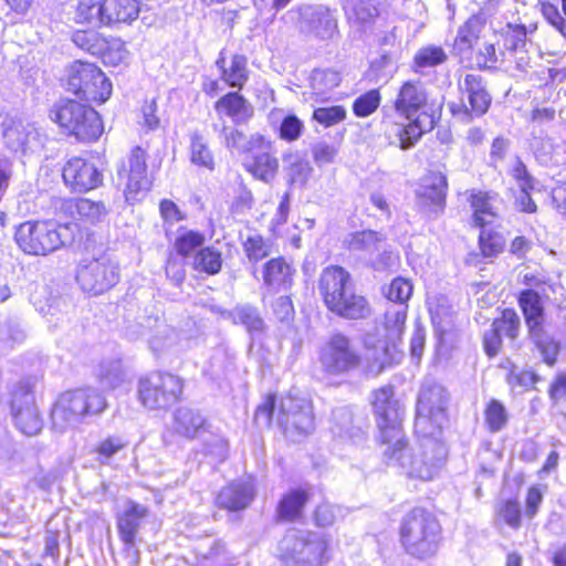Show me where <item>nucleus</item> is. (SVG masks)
<instances>
[{
    "mask_svg": "<svg viewBox=\"0 0 566 566\" xmlns=\"http://www.w3.org/2000/svg\"><path fill=\"white\" fill-rule=\"evenodd\" d=\"M78 231L77 223H57L53 220L25 221L14 234L18 247L27 254L48 255L72 244Z\"/></svg>",
    "mask_w": 566,
    "mask_h": 566,
    "instance_id": "obj_3",
    "label": "nucleus"
},
{
    "mask_svg": "<svg viewBox=\"0 0 566 566\" xmlns=\"http://www.w3.org/2000/svg\"><path fill=\"white\" fill-rule=\"evenodd\" d=\"M407 125H396L395 134L401 149H409L416 145L424 132L434 127V114L423 112V115H416Z\"/></svg>",
    "mask_w": 566,
    "mask_h": 566,
    "instance_id": "obj_28",
    "label": "nucleus"
},
{
    "mask_svg": "<svg viewBox=\"0 0 566 566\" xmlns=\"http://www.w3.org/2000/svg\"><path fill=\"white\" fill-rule=\"evenodd\" d=\"M138 399L150 410L166 409L174 405L182 392L181 380L167 373H151L138 381Z\"/></svg>",
    "mask_w": 566,
    "mask_h": 566,
    "instance_id": "obj_11",
    "label": "nucleus"
},
{
    "mask_svg": "<svg viewBox=\"0 0 566 566\" xmlns=\"http://www.w3.org/2000/svg\"><path fill=\"white\" fill-rule=\"evenodd\" d=\"M470 202L473 209V220L478 227L484 228L496 220L501 203L496 193L473 191L470 196Z\"/></svg>",
    "mask_w": 566,
    "mask_h": 566,
    "instance_id": "obj_29",
    "label": "nucleus"
},
{
    "mask_svg": "<svg viewBox=\"0 0 566 566\" xmlns=\"http://www.w3.org/2000/svg\"><path fill=\"white\" fill-rule=\"evenodd\" d=\"M102 174L83 158H71L63 168V179L74 191H88L102 184Z\"/></svg>",
    "mask_w": 566,
    "mask_h": 566,
    "instance_id": "obj_22",
    "label": "nucleus"
},
{
    "mask_svg": "<svg viewBox=\"0 0 566 566\" xmlns=\"http://www.w3.org/2000/svg\"><path fill=\"white\" fill-rule=\"evenodd\" d=\"M244 251L250 261L258 262L269 255L270 248L262 237L253 235L244 242Z\"/></svg>",
    "mask_w": 566,
    "mask_h": 566,
    "instance_id": "obj_59",
    "label": "nucleus"
},
{
    "mask_svg": "<svg viewBox=\"0 0 566 566\" xmlns=\"http://www.w3.org/2000/svg\"><path fill=\"white\" fill-rule=\"evenodd\" d=\"M67 91L86 101L106 102L112 94V83L93 63L75 61L67 69Z\"/></svg>",
    "mask_w": 566,
    "mask_h": 566,
    "instance_id": "obj_10",
    "label": "nucleus"
},
{
    "mask_svg": "<svg viewBox=\"0 0 566 566\" xmlns=\"http://www.w3.org/2000/svg\"><path fill=\"white\" fill-rule=\"evenodd\" d=\"M179 339L178 333L166 325L163 329L149 340L150 348L154 352H161L172 347Z\"/></svg>",
    "mask_w": 566,
    "mask_h": 566,
    "instance_id": "obj_58",
    "label": "nucleus"
},
{
    "mask_svg": "<svg viewBox=\"0 0 566 566\" xmlns=\"http://www.w3.org/2000/svg\"><path fill=\"white\" fill-rule=\"evenodd\" d=\"M502 335L514 339L520 328V317L514 310L506 308L502 313V317L493 322Z\"/></svg>",
    "mask_w": 566,
    "mask_h": 566,
    "instance_id": "obj_56",
    "label": "nucleus"
},
{
    "mask_svg": "<svg viewBox=\"0 0 566 566\" xmlns=\"http://www.w3.org/2000/svg\"><path fill=\"white\" fill-rule=\"evenodd\" d=\"M216 111L231 117L234 123H243L253 115V108L248 101L237 92L228 93L219 98Z\"/></svg>",
    "mask_w": 566,
    "mask_h": 566,
    "instance_id": "obj_33",
    "label": "nucleus"
},
{
    "mask_svg": "<svg viewBox=\"0 0 566 566\" xmlns=\"http://www.w3.org/2000/svg\"><path fill=\"white\" fill-rule=\"evenodd\" d=\"M298 28L304 34L329 39L336 30V21L327 8L307 4L300 8Z\"/></svg>",
    "mask_w": 566,
    "mask_h": 566,
    "instance_id": "obj_21",
    "label": "nucleus"
},
{
    "mask_svg": "<svg viewBox=\"0 0 566 566\" xmlns=\"http://www.w3.org/2000/svg\"><path fill=\"white\" fill-rule=\"evenodd\" d=\"M331 432L335 438L350 440L359 438L363 434L361 430L354 426L353 413L347 407L333 410L331 417Z\"/></svg>",
    "mask_w": 566,
    "mask_h": 566,
    "instance_id": "obj_39",
    "label": "nucleus"
},
{
    "mask_svg": "<svg viewBox=\"0 0 566 566\" xmlns=\"http://www.w3.org/2000/svg\"><path fill=\"white\" fill-rule=\"evenodd\" d=\"M106 27L117 23L130 24L140 12L137 0H106Z\"/></svg>",
    "mask_w": 566,
    "mask_h": 566,
    "instance_id": "obj_37",
    "label": "nucleus"
},
{
    "mask_svg": "<svg viewBox=\"0 0 566 566\" xmlns=\"http://www.w3.org/2000/svg\"><path fill=\"white\" fill-rule=\"evenodd\" d=\"M230 315L235 324L243 325L250 334L261 333L264 328V322L258 310L250 305H239Z\"/></svg>",
    "mask_w": 566,
    "mask_h": 566,
    "instance_id": "obj_47",
    "label": "nucleus"
},
{
    "mask_svg": "<svg viewBox=\"0 0 566 566\" xmlns=\"http://www.w3.org/2000/svg\"><path fill=\"white\" fill-rule=\"evenodd\" d=\"M506 240L503 234L493 228H481L479 248L484 258L491 259L503 252Z\"/></svg>",
    "mask_w": 566,
    "mask_h": 566,
    "instance_id": "obj_44",
    "label": "nucleus"
},
{
    "mask_svg": "<svg viewBox=\"0 0 566 566\" xmlns=\"http://www.w3.org/2000/svg\"><path fill=\"white\" fill-rule=\"evenodd\" d=\"M146 513L147 510L145 506L129 502L118 518L119 536L125 545L124 552L129 564L133 566H136L139 560V553L136 548V535Z\"/></svg>",
    "mask_w": 566,
    "mask_h": 566,
    "instance_id": "obj_20",
    "label": "nucleus"
},
{
    "mask_svg": "<svg viewBox=\"0 0 566 566\" xmlns=\"http://www.w3.org/2000/svg\"><path fill=\"white\" fill-rule=\"evenodd\" d=\"M394 106L396 112L407 119L423 115V112L434 114V104L430 102L423 83L418 80L406 81L400 86Z\"/></svg>",
    "mask_w": 566,
    "mask_h": 566,
    "instance_id": "obj_19",
    "label": "nucleus"
},
{
    "mask_svg": "<svg viewBox=\"0 0 566 566\" xmlns=\"http://www.w3.org/2000/svg\"><path fill=\"white\" fill-rule=\"evenodd\" d=\"M319 292L329 311L349 319L365 318L370 313L366 298L354 292L350 275L340 266L324 269Z\"/></svg>",
    "mask_w": 566,
    "mask_h": 566,
    "instance_id": "obj_2",
    "label": "nucleus"
},
{
    "mask_svg": "<svg viewBox=\"0 0 566 566\" xmlns=\"http://www.w3.org/2000/svg\"><path fill=\"white\" fill-rule=\"evenodd\" d=\"M380 99L379 91L370 90L354 101L353 112L357 117H367L378 108Z\"/></svg>",
    "mask_w": 566,
    "mask_h": 566,
    "instance_id": "obj_52",
    "label": "nucleus"
},
{
    "mask_svg": "<svg viewBox=\"0 0 566 566\" xmlns=\"http://www.w3.org/2000/svg\"><path fill=\"white\" fill-rule=\"evenodd\" d=\"M275 410V396L268 395L255 410L254 419L259 426L269 427Z\"/></svg>",
    "mask_w": 566,
    "mask_h": 566,
    "instance_id": "obj_61",
    "label": "nucleus"
},
{
    "mask_svg": "<svg viewBox=\"0 0 566 566\" xmlns=\"http://www.w3.org/2000/svg\"><path fill=\"white\" fill-rule=\"evenodd\" d=\"M81 289L90 294H102L119 281L118 265L106 254L83 260L76 271Z\"/></svg>",
    "mask_w": 566,
    "mask_h": 566,
    "instance_id": "obj_14",
    "label": "nucleus"
},
{
    "mask_svg": "<svg viewBox=\"0 0 566 566\" xmlns=\"http://www.w3.org/2000/svg\"><path fill=\"white\" fill-rule=\"evenodd\" d=\"M174 430L188 439L201 438L207 433L203 416L191 408L180 407L174 413Z\"/></svg>",
    "mask_w": 566,
    "mask_h": 566,
    "instance_id": "obj_30",
    "label": "nucleus"
},
{
    "mask_svg": "<svg viewBox=\"0 0 566 566\" xmlns=\"http://www.w3.org/2000/svg\"><path fill=\"white\" fill-rule=\"evenodd\" d=\"M200 439L205 444V452L213 455L217 459H224L228 452L227 440L217 433L209 432L203 434Z\"/></svg>",
    "mask_w": 566,
    "mask_h": 566,
    "instance_id": "obj_57",
    "label": "nucleus"
},
{
    "mask_svg": "<svg viewBox=\"0 0 566 566\" xmlns=\"http://www.w3.org/2000/svg\"><path fill=\"white\" fill-rule=\"evenodd\" d=\"M412 294V284L403 277H396L385 291L386 297L394 304H406Z\"/></svg>",
    "mask_w": 566,
    "mask_h": 566,
    "instance_id": "obj_53",
    "label": "nucleus"
},
{
    "mask_svg": "<svg viewBox=\"0 0 566 566\" xmlns=\"http://www.w3.org/2000/svg\"><path fill=\"white\" fill-rule=\"evenodd\" d=\"M373 407L377 417L381 443L390 444L403 437L401 422L405 416V406L395 397L394 387L386 386L376 390Z\"/></svg>",
    "mask_w": 566,
    "mask_h": 566,
    "instance_id": "obj_13",
    "label": "nucleus"
},
{
    "mask_svg": "<svg viewBox=\"0 0 566 566\" xmlns=\"http://www.w3.org/2000/svg\"><path fill=\"white\" fill-rule=\"evenodd\" d=\"M531 337L534 339L537 347L541 349L545 361L548 365H553L558 354V344L552 339H548V337L544 335L543 329L538 331V335H531Z\"/></svg>",
    "mask_w": 566,
    "mask_h": 566,
    "instance_id": "obj_60",
    "label": "nucleus"
},
{
    "mask_svg": "<svg viewBox=\"0 0 566 566\" xmlns=\"http://www.w3.org/2000/svg\"><path fill=\"white\" fill-rule=\"evenodd\" d=\"M400 539L408 554L417 558H428L439 549L441 526L432 513L417 507L402 520Z\"/></svg>",
    "mask_w": 566,
    "mask_h": 566,
    "instance_id": "obj_4",
    "label": "nucleus"
},
{
    "mask_svg": "<svg viewBox=\"0 0 566 566\" xmlns=\"http://www.w3.org/2000/svg\"><path fill=\"white\" fill-rule=\"evenodd\" d=\"M3 138L7 146L15 153L27 154L41 146L38 128L33 124L22 120H12L6 125Z\"/></svg>",
    "mask_w": 566,
    "mask_h": 566,
    "instance_id": "obj_24",
    "label": "nucleus"
},
{
    "mask_svg": "<svg viewBox=\"0 0 566 566\" xmlns=\"http://www.w3.org/2000/svg\"><path fill=\"white\" fill-rule=\"evenodd\" d=\"M312 154L316 165L324 166L334 161L337 149L334 145L319 142L313 146Z\"/></svg>",
    "mask_w": 566,
    "mask_h": 566,
    "instance_id": "obj_64",
    "label": "nucleus"
},
{
    "mask_svg": "<svg viewBox=\"0 0 566 566\" xmlns=\"http://www.w3.org/2000/svg\"><path fill=\"white\" fill-rule=\"evenodd\" d=\"M329 544L323 533L291 531L280 541L277 557L284 566H321L328 560Z\"/></svg>",
    "mask_w": 566,
    "mask_h": 566,
    "instance_id": "obj_5",
    "label": "nucleus"
},
{
    "mask_svg": "<svg viewBox=\"0 0 566 566\" xmlns=\"http://www.w3.org/2000/svg\"><path fill=\"white\" fill-rule=\"evenodd\" d=\"M459 88L462 94V102L450 104L454 117L463 123H470L474 117H481L488 112L491 105V96L480 75L467 74L459 82Z\"/></svg>",
    "mask_w": 566,
    "mask_h": 566,
    "instance_id": "obj_16",
    "label": "nucleus"
},
{
    "mask_svg": "<svg viewBox=\"0 0 566 566\" xmlns=\"http://www.w3.org/2000/svg\"><path fill=\"white\" fill-rule=\"evenodd\" d=\"M342 77L334 70H314L311 75V88L316 101H325L327 95L340 84Z\"/></svg>",
    "mask_w": 566,
    "mask_h": 566,
    "instance_id": "obj_41",
    "label": "nucleus"
},
{
    "mask_svg": "<svg viewBox=\"0 0 566 566\" xmlns=\"http://www.w3.org/2000/svg\"><path fill=\"white\" fill-rule=\"evenodd\" d=\"M293 269L283 259L268 261L263 269L264 285L272 292L287 291L292 285Z\"/></svg>",
    "mask_w": 566,
    "mask_h": 566,
    "instance_id": "obj_31",
    "label": "nucleus"
},
{
    "mask_svg": "<svg viewBox=\"0 0 566 566\" xmlns=\"http://www.w3.org/2000/svg\"><path fill=\"white\" fill-rule=\"evenodd\" d=\"M146 161V150L136 146L118 167L117 176L124 184L125 199L129 203L142 200L151 188L153 179L148 174Z\"/></svg>",
    "mask_w": 566,
    "mask_h": 566,
    "instance_id": "obj_12",
    "label": "nucleus"
},
{
    "mask_svg": "<svg viewBox=\"0 0 566 566\" xmlns=\"http://www.w3.org/2000/svg\"><path fill=\"white\" fill-rule=\"evenodd\" d=\"M189 138V157L191 164L212 171L214 169V156L203 135L195 130L190 134Z\"/></svg>",
    "mask_w": 566,
    "mask_h": 566,
    "instance_id": "obj_40",
    "label": "nucleus"
},
{
    "mask_svg": "<svg viewBox=\"0 0 566 566\" xmlns=\"http://www.w3.org/2000/svg\"><path fill=\"white\" fill-rule=\"evenodd\" d=\"M50 116L67 134L75 136L81 142H94L103 132L97 112L75 101L56 105Z\"/></svg>",
    "mask_w": 566,
    "mask_h": 566,
    "instance_id": "obj_7",
    "label": "nucleus"
},
{
    "mask_svg": "<svg viewBox=\"0 0 566 566\" xmlns=\"http://www.w3.org/2000/svg\"><path fill=\"white\" fill-rule=\"evenodd\" d=\"M386 238L382 233L373 230H363L349 233L345 240V247L352 252H359L371 256L375 251L380 250Z\"/></svg>",
    "mask_w": 566,
    "mask_h": 566,
    "instance_id": "obj_34",
    "label": "nucleus"
},
{
    "mask_svg": "<svg viewBox=\"0 0 566 566\" xmlns=\"http://www.w3.org/2000/svg\"><path fill=\"white\" fill-rule=\"evenodd\" d=\"M497 516L512 528L521 526V506L516 500H507L496 507Z\"/></svg>",
    "mask_w": 566,
    "mask_h": 566,
    "instance_id": "obj_55",
    "label": "nucleus"
},
{
    "mask_svg": "<svg viewBox=\"0 0 566 566\" xmlns=\"http://www.w3.org/2000/svg\"><path fill=\"white\" fill-rule=\"evenodd\" d=\"M518 304L523 311L525 322L531 335H538V331L543 329L544 307L539 296V292L526 289L520 293Z\"/></svg>",
    "mask_w": 566,
    "mask_h": 566,
    "instance_id": "obj_32",
    "label": "nucleus"
},
{
    "mask_svg": "<svg viewBox=\"0 0 566 566\" xmlns=\"http://www.w3.org/2000/svg\"><path fill=\"white\" fill-rule=\"evenodd\" d=\"M105 407V398L94 389L66 391L53 406L52 424L55 430L63 432L81 423L85 416L102 412Z\"/></svg>",
    "mask_w": 566,
    "mask_h": 566,
    "instance_id": "obj_6",
    "label": "nucleus"
},
{
    "mask_svg": "<svg viewBox=\"0 0 566 566\" xmlns=\"http://www.w3.org/2000/svg\"><path fill=\"white\" fill-rule=\"evenodd\" d=\"M11 415L14 426L23 434L35 436L42 430L43 420L35 405L34 395L25 384H20L12 392Z\"/></svg>",
    "mask_w": 566,
    "mask_h": 566,
    "instance_id": "obj_18",
    "label": "nucleus"
},
{
    "mask_svg": "<svg viewBox=\"0 0 566 566\" xmlns=\"http://www.w3.org/2000/svg\"><path fill=\"white\" fill-rule=\"evenodd\" d=\"M407 304H391L385 313L382 323L384 338L374 335H366L365 346L373 350L371 357L379 364L380 368L388 365L392 358L391 350H395L401 340L407 318Z\"/></svg>",
    "mask_w": 566,
    "mask_h": 566,
    "instance_id": "obj_9",
    "label": "nucleus"
},
{
    "mask_svg": "<svg viewBox=\"0 0 566 566\" xmlns=\"http://www.w3.org/2000/svg\"><path fill=\"white\" fill-rule=\"evenodd\" d=\"M483 29V23L479 17H471L468 21L459 29L458 35L454 41V46L460 52L470 50L479 39V35Z\"/></svg>",
    "mask_w": 566,
    "mask_h": 566,
    "instance_id": "obj_46",
    "label": "nucleus"
},
{
    "mask_svg": "<svg viewBox=\"0 0 566 566\" xmlns=\"http://www.w3.org/2000/svg\"><path fill=\"white\" fill-rule=\"evenodd\" d=\"M259 151L253 155L252 160L247 163V169L256 178L269 182L271 181L279 169V161L272 154V146L269 142V147L265 149H254Z\"/></svg>",
    "mask_w": 566,
    "mask_h": 566,
    "instance_id": "obj_35",
    "label": "nucleus"
},
{
    "mask_svg": "<svg viewBox=\"0 0 566 566\" xmlns=\"http://www.w3.org/2000/svg\"><path fill=\"white\" fill-rule=\"evenodd\" d=\"M512 177L517 181L520 190H533L535 186L534 178L530 175L526 166L520 158H516L511 170Z\"/></svg>",
    "mask_w": 566,
    "mask_h": 566,
    "instance_id": "obj_63",
    "label": "nucleus"
},
{
    "mask_svg": "<svg viewBox=\"0 0 566 566\" xmlns=\"http://www.w3.org/2000/svg\"><path fill=\"white\" fill-rule=\"evenodd\" d=\"M247 59L243 55H234L230 65H226L223 52H220L216 66L221 72V78L231 87L241 88L248 81Z\"/></svg>",
    "mask_w": 566,
    "mask_h": 566,
    "instance_id": "obj_36",
    "label": "nucleus"
},
{
    "mask_svg": "<svg viewBox=\"0 0 566 566\" xmlns=\"http://www.w3.org/2000/svg\"><path fill=\"white\" fill-rule=\"evenodd\" d=\"M276 422L285 436L293 441L307 436L314 429L311 403L305 398L292 395L283 397L280 401Z\"/></svg>",
    "mask_w": 566,
    "mask_h": 566,
    "instance_id": "obj_15",
    "label": "nucleus"
},
{
    "mask_svg": "<svg viewBox=\"0 0 566 566\" xmlns=\"http://www.w3.org/2000/svg\"><path fill=\"white\" fill-rule=\"evenodd\" d=\"M509 415L504 405L491 399L484 410V421L488 429L492 432L501 431L507 423Z\"/></svg>",
    "mask_w": 566,
    "mask_h": 566,
    "instance_id": "obj_49",
    "label": "nucleus"
},
{
    "mask_svg": "<svg viewBox=\"0 0 566 566\" xmlns=\"http://www.w3.org/2000/svg\"><path fill=\"white\" fill-rule=\"evenodd\" d=\"M206 242V238L202 233L193 230H186L178 234L175 241L176 252L185 258H193V254L201 248Z\"/></svg>",
    "mask_w": 566,
    "mask_h": 566,
    "instance_id": "obj_48",
    "label": "nucleus"
},
{
    "mask_svg": "<svg viewBox=\"0 0 566 566\" xmlns=\"http://www.w3.org/2000/svg\"><path fill=\"white\" fill-rule=\"evenodd\" d=\"M98 378L106 389H115L126 380V373L120 360L111 359L103 361L98 369Z\"/></svg>",
    "mask_w": 566,
    "mask_h": 566,
    "instance_id": "obj_45",
    "label": "nucleus"
},
{
    "mask_svg": "<svg viewBox=\"0 0 566 566\" xmlns=\"http://www.w3.org/2000/svg\"><path fill=\"white\" fill-rule=\"evenodd\" d=\"M447 188V177L442 172L430 171L422 177L416 193L421 205L439 211L444 206Z\"/></svg>",
    "mask_w": 566,
    "mask_h": 566,
    "instance_id": "obj_25",
    "label": "nucleus"
},
{
    "mask_svg": "<svg viewBox=\"0 0 566 566\" xmlns=\"http://www.w3.org/2000/svg\"><path fill=\"white\" fill-rule=\"evenodd\" d=\"M197 563L201 566H209L214 563L224 553L223 545L212 538H206L199 542L195 547Z\"/></svg>",
    "mask_w": 566,
    "mask_h": 566,
    "instance_id": "obj_50",
    "label": "nucleus"
},
{
    "mask_svg": "<svg viewBox=\"0 0 566 566\" xmlns=\"http://www.w3.org/2000/svg\"><path fill=\"white\" fill-rule=\"evenodd\" d=\"M213 129L220 133L222 144L231 151L239 154L253 153L254 149H265L269 147V142L260 134L247 136L242 132L224 125L221 128L214 125Z\"/></svg>",
    "mask_w": 566,
    "mask_h": 566,
    "instance_id": "obj_26",
    "label": "nucleus"
},
{
    "mask_svg": "<svg viewBox=\"0 0 566 566\" xmlns=\"http://www.w3.org/2000/svg\"><path fill=\"white\" fill-rule=\"evenodd\" d=\"M447 450L434 437H423V440L409 446L401 437L384 451L388 467L398 469L405 475L419 480L433 479L442 467Z\"/></svg>",
    "mask_w": 566,
    "mask_h": 566,
    "instance_id": "obj_1",
    "label": "nucleus"
},
{
    "mask_svg": "<svg viewBox=\"0 0 566 566\" xmlns=\"http://www.w3.org/2000/svg\"><path fill=\"white\" fill-rule=\"evenodd\" d=\"M106 0H80L76 6L75 21L91 27L106 25Z\"/></svg>",
    "mask_w": 566,
    "mask_h": 566,
    "instance_id": "obj_38",
    "label": "nucleus"
},
{
    "mask_svg": "<svg viewBox=\"0 0 566 566\" xmlns=\"http://www.w3.org/2000/svg\"><path fill=\"white\" fill-rule=\"evenodd\" d=\"M190 264L198 272L214 275L222 268L221 252L213 247H203L193 254Z\"/></svg>",
    "mask_w": 566,
    "mask_h": 566,
    "instance_id": "obj_42",
    "label": "nucleus"
},
{
    "mask_svg": "<svg viewBox=\"0 0 566 566\" xmlns=\"http://www.w3.org/2000/svg\"><path fill=\"white\" fill-rule=\"evenodd\" d=\"M308 500L303 490H292L285 494L279 503L277 515L284 521H294L301 516L302 510Z\"/></svg>",
    "mask_w": 566,
    "mask_h": 566,
    "instance_id": "obj_43",
    "label": "nucleus"
},
{
    "mask_svg": "<svg viewBox=\"0 0 566 566\" xmlns=\"http://www.w3.org/2000/svg\"><path fill=\"white\" fill-rule=\"evenodd\" d=\"M319 363L327 375L339 376L359 365V355L343 334H334L322 346Z\"/></svg>",
    "mask_w": 566,
    "mask_h": 566,
    "instance_id": "obj_17",
    "label": "nucleus"
},
{
    "mask_svg": "<svg viewBox=\"0 0 566 566\" xmlns=\"http://www.w3.org/2000/svg\"><path fill=\"white\" fill-rule=\"evenodd\" d=\"M447 60V54L440 46L428 45L421 48L415 55V65L419 69L432 67L442 64Z\"/></svg>",
    "mask_w": 566,
    "mask_h": 566,
    "instance_id": "obj_51",
    "label": "nucleus"
},
{
    "mask_svg": "<svg viewBox=\"0 0 566 566\" xmlns=\"http://www.w3.org/2000/svg\"><path fill=\"white\" fill-rule=\"evenodd\" d=\"M61 208L73 218L86 224L103 222L107 216V210L103 202L92 201L86 198L63 200Z\"/></svg>",
    "mask_w": 566,
    "mask_h": 566,
    "instance_id": "obj_27",
    "label": "nucleus"
},
{
    "mask_svg": "<svg viewBox=\"0 0 566 566\" xmlns=\"http://www.w3.org/2000/svg\"><path fill=\"white\" fill-rule=\"evenodd\" d=\"M448 395L433 382H424L418 395L415 429L422 437H434L447 421Z\"/></svg>",
    "mask_w": 566,
    "mask_h": 566,
    "instance_id": "obj_8",
    "label": "nucleus"
},
{
    "mask_svg": "<svg viewBox=\"0 0 566 566\" xmlns=\"http://www.w3.org/2000/svg\"><path fill=\"white\" fill-rule=\"evenodd\" d=\"M346 109L340 105L317 107L313 112V118L324 127L334 126L346 118Z\"/></svg>",
    "mask_w": 566,
    "mask_h": 566,
    "instance_id": "obj_54",
    "label": "nucleus"
},
{
    "mask_svg": "<svg viewBox=\"0 0 566 566\" xmlns=\"http://www.w3.org/2000/svg\"><path fill=\"white\" fill-rule=\"evenodd\" d=\"M542 13L545 20L566 39V20L562 17L556 6L542 2Z\"/></svg>",
    "mask_w": 566,
    "mask_h": 566,
    "instance_id": "obj_62",
    "label": "nucleus"
},
{
    "mask_svg": "<svg viewBox=\"0 0 566 566\" xmlns=\"http://www.w3.org/2000/svg\"><path fill=\"white\" fill-rule=\"evenodd\" d=\"M255 495V485L251 476L232 481L217 496V504L228 511L247 509Z\"/></svg>",
    "mask_w": 566,
    "mask_h": 566,
    "instance_id": "obj_23",
    "label": "nucleus"
}]
</instances>
